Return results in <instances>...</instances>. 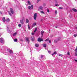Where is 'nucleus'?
Segmentation results:
<instances>
[{"instance_id":"a18cd8bd","label":"nucleus","mask_w":77,"mask_h":77,"mask_svg":"<svg viewBox=\"0 0 77 77\" xmlns=\"http://www.w3.org/2000/svg\"><path fill=\"white\" fill-rule=\"evenodd\" d=\"M0 14H2V12L0 11Z\"/></svg>"},{"instance_id":"09e8293b","label":"nucleus","mask_w":77,"mask_h":77,"mask_svg":"<svg viewBox=\"0 0 77 77\" xmlns=\"http://www.w3.org/2000/svg\"><path fill=\"white\" fill-rule=\"evenodd\" d=\"M55 27H56V28H57V26H55Z\"/></svg>"},{"instance_id":"ddd939ff","label":"nucleus","mask_w":77,"mask_h":77,"mask_svg":"<svg viewBox=\"0 0 77 77\" xmlns=\"http://www.w3.org/2000/svg\"><path fill=\"white\" fill-rule=\"evenodd\" d=\"M72 10L73 11H74V12H77V9H75V8L72 9Z\"/></svg>"},{"instance_id":"49530a36","label":"nucleus","mask_w":77,"mask_h":77,"mask_svg":"<svg viewBox=\"0 0 77 77\" xmlns=\"http://www.w3.org/2000/svg\"><path fill=\"white\" fill-rule=\"evenodd\" d=\"M54 54L53 53V54H52V56H53V55H54Z\"/></svg>"},{"instance_id":"393cba45","label":"nucleus","mask_w":77,"mask_h":77,"mask_svg":"<svg viewBox=\"0 0 77 77\" xmlns=\"http://www.w3.org/2000/svg\"><path fill=\"white\" fill-rule=\"evenodd\" d=\"M67 55H68L69 56L70 55V54H69V52H67Z\"/></svg>"},{"instance_id":"2f4dec72","label":"nucleus","mask_w":77,"mask_h":77,"mask_svg":"<svg viewBox=\"0 0 77 77\" xmlns=\"http://www.w3.org/2000/svg\"><path fill=\"white\" fill-rule=\"evenodd\" d=\"M49 40V39L48 38L45 40V41H48Z\"/></svg>"},{"instance_id":"c03bdc74","label":"nucleus","mask_w":77,"mask_h":77,"mask_svg":"<svg viewBox=\"0 0 77 77\" xmlns=\"http://www.w3.org/2000/svg\"><path fill=\"white\" fill-rule=\"evenodd\" d=\"M75 62H77V60H75Z\"/></svg>"},{"instance_id":"4be33fe9","label":"nucleus","mask_w":77,"mask_h":77,"mask_svg":"<svg viewBox=\"0 0 77 77\" xmlns=\"http://www.w3.org/2000/svg\"><path fill=\"white\" fill-rule=\"evenodd\" d=\"M6 21L7 22H9V19L7 18L6 19Z\"/></svg>"},{"instance_id":"f8f14e48","label":"nucleus","mask_w":77,"mask_h":77,"mask_svg":"<svg viewBox=\"0 0 77 77\" xmlns=\"http://www.w3.org/2000/svg\"><path fill=\"white\" fill-rule=\"evenodd\" d=\"M44 31H42L41 32V34L42 35H44Z\"/></svg>"},{"instance_id":"a211bd4d","label":"nucleus","mask_w":77,"mask_h":77,"mask_svg":"<svg viewBox=\"0 0 77 77\" xmlns=\"http://www.w3.org/2000/svg\"><path fill=\"white\" fill-rule=\"evenodd\" d=\"M7 29L8 32L10 33V31L9 30V28H8V27H7Z\"/></svg>"},{"instance_id":"a19ab883","label":"nucleus","mask_w":77,"mask_h":77,"mask_svg":"<svg viewBox=\"0 0 77 77\" xmlns=\"http://www.w3.org/2000/svg\"><path fill=\"white\" fill-rule=\"evenodd\" d=\"M59 9H62V7H60Z\"/></svg>"},{"instance_id":"58836bf2","label":"nucleus","mask_w":77,"mask_h":77,"mask_svg":"<svg viewBox=\"0 0 77 77\" xmlns=\"http://www.w3.org/2000/svg\"><path fill=\"white\" fill-rule=\"evenodd\" d=\"M54 54H56V52H54Z\"/></svg>"},{"instance_id":"1a4fd4ad","label":"nucleus","mask_w":77,"mask_h":77,"mask_svg":"<svg viewBox=\"0 0 77 77\" xmlns=\"http://www.w3.org/2000/svg\"><path fill=\"white\" fill-rule=\"evenodd\" d=\"M9 53L10 54H13V51H12V50H10L9 51Z\"/></svg>"},{"instance_id":"6ab92c4d","label":"nucleus","mask_w":77,"mask_h":77,"mask_svg":"<svg viewBox=\"0 0 77 77\" xmlns=\"http://www.w3.org/2000/svg\"><path fill=\"white\" fill-rule=\"evenodd\" d=\"M17 34V32H15L13 34V36H16Z\"/></svg>"},{"instance_id":"b1692460","label":"nucleus","mask_w":77,"mask_h":77,"mask_svg":"<svg viewBox=\"0 0 77 77\" xmlns=\"http://www.w3.org/2000/svg\"><path fill=\"white\" fill-rule=\"evenodd\" d=\"M18 26L20 27H21V24H19Z\"/></svg>"},{"instance_id":"a878e982","label":"nucleus","mask_w":77,"mask_h":77,"mask_svg":"<svg viewBox=\"0 0 77 77\" xmlns=\"http://www.w3.org/2000/svg\"><path fill=\"white\" fill-rule=\"evenodd\" d=\"M59 56H61V57H62V56H63V55H62V54H59Z\"/></svg>"},{"instance_id":"9d476101","label":"nucleus","mask_w":77,"mask_h":77,"mask_svg":"<svg viewBox=\"0 0 77 77\" xmlns=\"http://www.w3.org/2000/svg\"><path fill=\"white\" fill-rule=\"evenodd\" d=\"M36 23H33L32 24V27H34V26H36Z\"/></svg>"},{"instance_id":"0eeeda50","label":"nucleus","mask_w":77,"mask_h":77,"mask_svg":"<svg viewBox=\"0 0 77 77\" xmlns=\"http://www.w3.org/2000/svg\"><path fill=\"white\" fill-rule=\"evenodd\" d=\"M20 23H21V24H24V22L23 21V19H22V20H20Z\"/></svg>"},{"instance_id":"aec40b11","label":"nucleus","mask_w":77,"mask_h":77,"mask_svg":"<svg viewBox=\"0 0 77 77\" xmlns=\"http://www.w3.org/2000/svg\"><path fill=\"white\" fill-rule=\"evenodd\" d=\"M28 5H31V4L30 3V1H28Z\"/></svg>"},{"instance_id":"c9c22d12","label":"nucleus","mask_w":77,"mask_h":77,"mask_svg":"<svg viewBox=\"0 0 77 77\" xmlns=\"http://www.w3.org/2000/svg\"><path fill=\"white\" fill-rule=\"evenodd\" d=\"M31 39L32 41H34V40H35V39L34 38H31Z\"/></svg>"},{"instance_id":"412c9836","label":"nucleus","mask_w":77,"mask_h":77,"mask_svg":"<svg viewBox=\"0 0 77 77\" xmlns=\"http://www.w3.org/2000/svg\"><path fill=\"white\" fill-rule=\"evenodd\" d=\"M14 42H17V41H18V40L17 39H15L14 40Z\"/></svg>"},{"instance_id":"6e6552de","label":"nucleus","mask_w":77,"mask_h":77,"mask_svg":"<svg viewBox=\"0 0 77 77\" xmlns=\"http://www.w3.org/2000/svg\"><path fill=\"white\" fill-rule=\"evenodd\" d=\"M2 21L3 22H5V21H6V19H5V17H3V18L2 19Z\"/></svg>"},{"instance_id":"5701e85b","label":"nucleus","mask_w":77,"mask_h":77,"mask_svg":"<svg viewBox=\"0 0 77 77\" xmlns=\"http://www.w3.org/2000/svg\"><path fill=\"white\" fill-rule=\"evenodd\" d=\"M26 23H29V20L26 19Z\"/></svg>"},{"instance_id":"4c0bfd02","label":"nucleus","mask_w":77,"mask_h":77,"mask_svg":"<svg viewBox=\"0 0 77 77\" xmlns=\"http://www.w3.org/2000/svg\"><path fill=\"white\" fill-rule=\"evenodd\" d=\"M48 53H51V51H48Z\"/></svg>"},{"instance_id":"4468645a","label":"nucleus","mask_w":77,"mask_h":77,"mask_svg":"<svg viewBox=\"0 0 77 77\" xmlns=\"http://www.w3.org/2000/svg\"><path fill=\"white\" fill-rule=\"evenodd\" d=\"M26 41H27L28 43H29V38H26Z\"/></svg>"},{"instance_id":"e433bc0d","label":"nucleus","mask_w":77,"mask_h":77,"mask_svg":"<svg viewBox=\"0 0 77 77\" xmlns=\"http://www.w3.org/2000/svg\"><path fill=\"white\" fill-rule=\"evenodd\" d=\"M35 34V33H32V35H34Z\"/></svg>"},{"instance_id":"bb28decb","label":"nucleus","mask_w":77,"mask_h":77,"mask_svg":"<svg viewBox=\"0 0 77 77\" xmlns=\"http://www.w3.org/2000/svg\"><path fill=\"white\" fill-rule=\"evenodd\" d=\"M55 14H57V11L56 10L55 11Z\"/></svg>"},{"instance_id":"f704fd0d","label":"nucleus","mask_w":77,"mask_h":77,"mask_svg":"<svg viewBox=\"0 0 77 77\" xmlns=\"http://www.w3.org/2000/svg\"><path fill=\"white\" fill-rule=\"evenodd\" d=\"M55 6H59V5H58L57 4H56L55 5Z\"/></svg>"},{"instance_id":"c756f323","label":"nucleus","mask_w":77,"mask_h":77,"mask_svg":"<svg viewBox=\"0 0 77 77\" xmlns=\"http://www.w3.org/2000/svg\"><path fill=\"white\" fill-rule=\"evenodd\" d=\"M77 36V34H75L74 35V37H76V36Z\"/></svg>"},{"instance_id":"9b49d317","label":"nucleus","mask_w":77,"mask_h":77,"mask_svg":"<svg viewBox=\"0 0 77 77\" xmlns=\"http://www.w3.org/2000/svg\"><path fill=\"white\" fill-rule=\"evenodd\" d=\"M35 46L36 47H39V44H35Z\"/></svg>"},{"instance_id":"ea45409f","label":"nucleus","mask_w":77,"mask_h":77,"mask_svg":"<svg viewBox=\"0 0 77 77\" xmlns=\"http://www.w3.org/2000/svg\"><path fill=\"white\" fill-rule=\"evenodd\" d=\"M9 15H11V16H12V14H11L9 13Z\"/></svg>"},{"instance_id":"c85d7f7f","label":"nucleus","mask_w":77,"mask_h":77,"mask_svg":"<svg viewBox=\"0 0 77 77\" xmlns=\"http://www.w3.org/2000/svg\"><path fill=\"white\" fill-rule=\"evenodd\" d=\"M54 42H55V43H56V42H57V40H54Z\"/></svg>"},{"instance_id":"7ed1b4c3","label":"nucleus","mask_w":77,"mask_h":77,"mask_svg":"<svg viewBox=\"0 0 77 77\" xmlns=\"http://www.w3.org/2000/svg\"><path fill=\"white\" fill-rule=\"evenodd\" d=\"M38 41L39 42H41V41H43V39L40 38H38Z\"/></svg>"},{"instance_id":"7c9ffc66","label":"nucleus","mask_w":77,"mask_h":77,"mask_svg":"<svg viewBox=\"0 0 77 77\" xmlns=\"http://www.w3.org/2000/svg\"><path fill=\"white\" fill-rule=\"evenodd\" d=\"M47 11L48 12H50V11H49V10L48 9H47Z\"/></svg>"},{"instance_id":"dca6fc26","label":"nucleus","mask_w":77,"mask_h":77,"mask_svg":"<svg viewBox=\"0 0 77 77\" xmlns=\"http://www.w3.org/2000/svg\"><path fill=\"white\" fill-rule=\"evenodd\" d=\"M40 9H41V10H42L43 9V7H42L40 6L39 7Z\"/></svg>"},{"instance_id":"de8ad7c7","label":"nucleus","mask_w":77,"mask_h":77,"mask_svg":"<svg viewBox=\"0 0 77 77\" xmlns=\"http://www.w3.org/2000/svg\"><path fill=\"white\" fill-rule=\"evenodd\" d=\"M40 1V0H37V2H39Z\"/></svg>"},{"instance_id":"3c124183","label":"nucleus","mask_w":77,"mask_h":77,"mask_svg":"<svg viewBox=\"0 0 77 77\" xmlns=\"http://www.w3.org/2000/svg\"><path fill=\"white\" fill-rule=\"evenodd\" d=\"M49 0L50 1V0Z\"/></svg>"},{"instance_id":"f257e3e1","label":"nucleus","mask_w":77,"mask_h":77,"mask_svg":"<svg viewBox=\"0 0 77 77\" xmlns=\"http://www.w3.org/2000/svg\"><path fill=\"white\" fill-rule=\"evenodd\" d=\"M0 42L2 44H3L5 42V40L2 38H0Z\"/></svg>"},{"instance_id":"cd10ccee","label":"nucleus","mask_w":77,"mask_h":77,"mask_svg":"<svg viewBox=\"0 0 77 77\" xmlns=\"http://www.w3.org/2000/svg\"><path fill=\"white\" fill-rule=\"evenodd\" d=\"M28 29H30V26H29V25H28Z\"/></svg>"},{"instance_id":"f3484780","label":"nucleus","mask_w":77,"mask_h":77,"mask_svg":"<svg viewBox=\"0 0 77 77\" xmlns=\"http://www.w3.org/2000/svg\"><path fill=\"white\" fill-rule=\"evenodd\" d=\"M40 13L41 14H45V13H44V12L43 11H40Z\"/></svg>"},{"instance_id":"72a5a7b5","label":"nucleus","mask_w":77,"mask_h":77,"mask_svg":"<svg viewBox=\"0 0 77 77\" xmlns=\"http://www.w3.org/2000/svg\"><path fill=\"white\" fill-rule=\"evenodd\" d=\"M37 30V29L35 28L34 31V32H36V31Z\"/></svg>"},{"instance_id":"20e7f679","label":"nucleus","mask_w":77,"mask_h":77,"mask_svg":"<svg viewBox=\"0 0 77 77\" xmlns=\"http://www.w3.org/2000/svg\"><path fill=\"white\" fill-rule=\"evenodd\" d=\"M36 15H37V14L35 13L34 16V18L35 20H36Z\"/></svg>"},{"instance_id":"79ce46f5","label":"nucleus","mask_w":77,"mask_h":77,"mask_svg":"<svg viewBox=\"0 0 77 77\" xmlns=\"http://www.w3.org/2000/svg\"><path fill=\"white\" fill-rule=\"evenodd\" d=\"M43 6H45V4H43Z\"/></svg>"},{"instance_id":"37998d69","label":"nucleus","mask_w":77,"mask_h":77,"mask_svg":"<svg viewBox=\"0 0 77 77\" xmlns=\"http://www.w3.org/2000/svg\"><path fill=\"white\" fill-rule=\"evenodd\" d=\"M49 43H51V41L50 40H49Z\"/></svg>"},{"instance_id":"2eb2a0df","label":"nucleus","mask_w":77,"mask_h":77,"mask_svg":"<svg viewBox=\"0 0 77 77\" xmlns=\"http://www.w3.org/2000/svg\"><path fill=\"white\" fill-rule=\"evenodd\" d=\"M43 45L44 47L46 48L47 47L46 44H43Z\"/></svg>"},{"instance_id":"423d86ee","label":"nucleus","mask_w":77,"mask_h":77,"mask_svg":"<svg viewBox=\"0 0 77 77\" xmlns=\"http://www.w3.org/2000/svg\"><path fill=\"white\" fill-rule=\"evenodd\" d=\"M10 10L11 13L12 14H14V10H13V9H12V8H11Z\"/></svg>"},{"instance_id":"473e14b6","label":"nucleus","mask_w":77,"mask_h":77,"mask_svg":"<svg viewBox=\"0 0 77 77\" xmlns=\"http://www.w3.org/2000/svg\"><path fill=\"white\" fill-rule=\"evenodd\" d=\"M44 57V55H41V58H42Z\"/></svg>"},{"instance_id":"39448f33","label":"nucleus","mask_w":77,"mask_h":77,"mask_svg":"<svg viewBox=\"0 0 77 77\" xmlns=\"http://www.w3.org/2000/svg\"><path fill=\"white\" fill-rule=\"evenodd\" d=\"M75 56H77V46L76 47V49H75Z\"/></svg>"},{"instance_id":"f03ea898","label":"nucleus","mask_w":77,"mask_h":77,"mask_svg":"<svg viewBox=\"0 0 77 77\" xmlns=\"http://www.w3.org/2000/svg\"><path fill=\"white\" fill-rule=\"evenodd\" d=\"M33 5H31V6H29L28 7V9L30 10L32 9H33Z\"/></svg>"},{"instance_id":"8fccbe9b","label":"nucleus","mask_w":77,"mask_h":77,"mask_svg":"<svg viewBox=\"0 0 77 77\" xmlns=\"http://www.w3.org/2000/svg\"><path fill=\"white\" fill-rule=\"evenodd\" d=\"M75 28H76V29H77V27H76Z\"/></svg>"}]
</instances>
